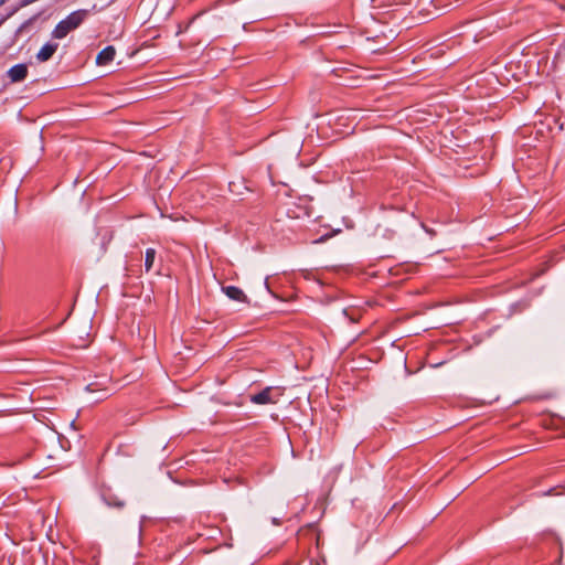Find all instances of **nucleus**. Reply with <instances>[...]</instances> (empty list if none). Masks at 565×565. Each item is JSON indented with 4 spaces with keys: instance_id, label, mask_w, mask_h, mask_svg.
<instances>
[{
    "instance_id": "f257e3e1",
    "label": "nucleus",
    "mask_w": 565,
    "mask_h": 565,
    "mask_svg": "<svg viewBox=\"0 0 565 565\" xmlns=\"http://www.w3.org/2000/svg\"><path fill=\"white\" fill-rule=\"evenodd\" d=\"M88 10L81 9L68 14L64 20L57 23L53 30V38L64 39L71 31L77 29L87 18Z\"/></svg>"
},
{
    "instance_id": "f03ea898",
    "label": "nucleus",
    "mask_w": 565,
    "mask_h": 565,
    "mask_svg": "<svg viewBox=\"0 0 565 565\" xmlns=\"http://www.w3.org/2000/svg\"><path fill=\"white\" fill-rule=\"evenodd\" d=\"M28 75V66L25 64H15L8 71V76L12 83L22 82Z\"/></svg>"
},
{
    "instance_id": "7ed1b4c3",
    "label": "nucleus",
    "mask_w": 565,
    "mask_h": 565,
    "mask_svg": "<svg viewBox=\"0 0 565 565\" xmlns=\"http://www.w3.org/2000/svg\"><path fill=\"white\" fill-rule=\"evenodd\" d=\"M222 291L232 300L238 302H247V297L244 291L236 286H223Z\"/></svg>"
},
{
    "instance_id": "20e7f679",
    "label": "nucleus",
    "mask_w": 565,
    "mask_h": 565,
    "mask_svg": "<svg viewBox=\"0 0 565 565\" xmlns=\"http://www.w3.org/2000/svg\"><path fill=\"white\" fill-rule=\"evenodd\" d=\"M250 402L259 405L275 403L271 397V387H266L262 392L250 395Z\"/></svg>"
},
{
    "instance_id": "39448f33",
    "label": "nucleus",
    "mask_w": 565,
    "mask_h": 565,
    "mask_svg": "<svg viewBox=\"0 0 565 565\" xmlns=\"http://www.w3.org/2000/svg\"><path fill=\"white\" fill-rule=\"evenodd\" d=\"M58 47V44L57 43H53V42H47L45 43L41 50L39 51V53L36 54V58L40 61V62H46L49 61L53 54L56 52Z\"/></svg>"
},
{
    "instance_id": "423d86ee",
    "label": "nucleus",
    "mask_w": 565,
    "mask_h": 565,
    "mask_svg": "<svg viewBox=\"0 0 565 565\" xmlns=\"http://www.w3.org/2000/svg\"><path fill=\"white\" fill-rule=\"evenodd\" d=\"M115 55H116L115 47L111 45H108L98 53V55L96 57V63H97V65H107L108 63L114 61Z\"/></svg>"
},
{
    "instance_id": "0eeeda50",
    "label": "nucleus",
    "mask_w": 565,
    "mask_h": 565,
    "mask_svg": "<svg viewBox=\"0 0 565 565\" xmlns=\"http://www.w3.org/2000/svg\"><path fill=\"white\" fill-rule=\"evenodd\" d=\"M157 252L154 248H147L145 255V270L149 273L153 266L156 259Z\"/></svg>"
},
{
    "instance_id": "6e6552de",
    "label": "nucleus",
    "mask_w": 565,
    "mask_h": 565,
    "mask_svg": "<svg viewBox=\"0 0 565 565\" xmlns=\"http://www.w3.org/2000/svg\"><path fill=\"white\" fill-rule=\"evenodd\" d=\"M105 502L107 505L109 507H116V508H121L124 507V502L118 500V499H114L111 495L107 497L106 494L103 495Z\"/></svg>"
},
{
    "instance_id": "1a4fd4ad",
    "label": "nucleus",
    "mask_w": 565,
    "mask_h": 565,
    "mask_svg": "<svg viewBox=\"0 0 565 565\" xmlns=\"http://www.w3.org/2000/svg\"><path fill=\"white\" fill-rule=\"evenodd\" d=\"M38 19V15H33L29 20L24 21L20 28L18 29L17 33H22L25 29H28L35 20Z\"/></svg>"
},
{
    "instance_id": "9d476101",
    "label": "nucleus",
    "mask_w": 565,
    "mask_h": 565,
    "mask_svg": "<svg viewBox=\"0 0 565 565\" xmlns=\"http://www.w3.org/2000/svg\"><path fill=\"white\" fill-rule=\"evenodd\" d=\"M92 386H93V384H89V385H87V387H86V388H87V390H89V391H92Z\"/></svg>"
},
{
    "instance_id": "9b49d317",
    "label": "nucleus",
    "mask_w": 565,
    "mask_h": 565,
    "mask_svg": "<svg viewBox=\"0 0 565 565\" xmlns=\"http://www.w3.org/2000/svg\"><path fill=\"white\" fill-rule=\"evenodd\" d=\"M107 396V393H104L103 396L99 399H103Z\"/></svg>"
}]
</instances>
